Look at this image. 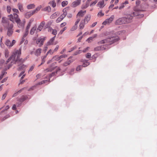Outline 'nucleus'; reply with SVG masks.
<instances>
[{
	"instance_id": "1",
	"label": "nucleus",
	"mask_w": 157,
	"mask_h": 157,
	"mask_svg": "<svg viewBox=\"0 0 157 157\" xmlns=\"http://www.w3.org/2000/svg\"><path fill=\"white\" fill-rule=\"evenodd\" d=\"M21 54V51L20 49L16 50L12 55L6 61V63L11 61V63H15L18 61L23 62L24 61L22 59H20V56Z\"/></svg>"
},
{
	"instance_id": "2",
	"label": "nucleus",
	"mask_w": 157,
	"mask_h": 157,
	"mask_svg": "<svg viewBox=\"0 0 157 157\" xmlns=\"http://www.w3.org/2000/svg\"><path fill=\"white\" fill-rule=\"evenodd\" d=\"M9 19L13 22L14 21L17 24L19 28L23 29L25 25V21L21 22L20 19L18 17V15L16 13H13V15L11 14L8 16Z\"/></svg>"
},
{
	"instance_id": "3",
	"label": "nucleus",
	"mask_w": 157,
	"mask_h": 157,
	"mask_svg": "<svg viewBox=\"0 0 157 157\" xmlns=\"http://www.w3.org/2000/svg\"><path fill=\"white\" fill-rule=\"evenodd\" d=\"M60 69L59 67H56L50 68V72H52L51 73H50V78L55 75L58 72H60Z\"/></svg>"
},
{
	"instance_id": "4",
	"label": "nucleus",
	"mask_w": 157,
	"mask_h": 157,
	"mask_svg": "<svg viewBox=\"0 0 157 157\" xmlns=\"http://www.w3.org/2000/svg\"><path fill=\"white\" fill-rule=\"evenodd\" d=\"M50 32L52 34L54 35V36L50 40V45L56 44V43H53V42L56 38V35L57 34V31L56 30L53 29L50 27Z\"/></svg>"
},
{
	"instance_id": "5",
	"label": "nucleus",
	"mask_w": 157,
	"mask_h": 157,
	"mask_svg": "<svg viewBox=\"0 0 157 157\" xmlns=\"http://www.w3.org/2000/svg\"><path fill=\"white\" fill-rule=\"evenodd\" d=\"M108 43L110 44H111L117 41L120 39L119 38L118 36H113L110 38H108Z\"/></svg>"
},
{
	"instance_id": "6",
	"label": "nucleus",
	"mask_w": 157,
	"mask_h": 157,
	"mask_svg": "<svg viewBox=\"0 0 157 157\" xmlns=\"http://www.w3.org/2000/svg\"><path fill=\"white\" fill-rule=\"evenodd\" d=\"M125 19L124 17L119 18L116 21L115 24L118 25L127 24Z\"/></svg>"
},
{
	"instance_id": "7",
	"label": "nucleus",
	"mask_w": 157,
	"mask_h": 157,
	"mask_svg": "<svg viewBox=\"0 0 157 157\" xmlns=\"http://www.w3.org/2000/svg\"><path fill=\"white\" fill-rule=\"evenodd\" d=\"M13 24H10L7 28V34L9 36H11L13 33Z\"/></svg>"
},
{
	"instance_id": "8",
	"label": "nucleus",
	"mask_w": 157,
	"mask_h": 157,
	"mask_svg": "<svg viewBox=\"0 0 157 157\" xmlns=\"http://www.w3.org/2000/svg\"><path fill=\"white\" fill-rule=\"evenodd\" d=\"M114 15H112L110 18L106 19L102 23V24L105 25L107 24H109L112 22L114 19Z\"/></svg>"
},
{
	"instance_id": "9",
	"label": "nucleus",
	"mask_w": 157,
	"mask_h": 157,
	"mask_svg": "<svg viewBox=\"0 0 157 157\" xmlns=\"http://www.w3.org/2000/svg\"><path fill=\"white\" fill-rule=\"evenodd\" d=\"M46 38V37H44L42 38H40L37 39L36 40V43L39 47H40L43 45V42Z\"/></svg>"
},
{
	"instance_id": "10",
	"label": "nucleus",
	"mask_w": 157,
	"mask_h": 157,
	"mask_svg": "<svg viewBox=\"0 0 157 157\" xmlns=\"http://www.w3.org/2000/svg\"><path fill=\"white\" fill-rule=\"evenodd\" d=\"M15 43L16 41L14 40H13L11 43L10 40L7 39L6 40L5 44L7 46L9 47H11L15 44Z\"/></svg>"
},
{
	"instance_id": "11",
	"label": "nucleus",
	"mask_w": 157,
	"mask_h": 157,
	"mask_svg": "<svg viewBox=\"0 0 157 157\" xmlns=\"http://www.w3.org/2000/svg\"><path fill=\"white\" fill-rule=\"evenodd\" d=\"M125 18V20L126 21L127 24L130 23L133 18V17L131 14H128L127 15V17H124Z\"/></svg>"
},
{
	"instance_id": "12",
	"label": "nucleus",
	"mask_w": 157,
	"mask_h": 157,
	"mask_svg": "<svg viewBox=\"0 0 157 157\" xmlns=\"http://www.w3.org/2000/svg\"><path fill=\"white\" fill-rule=\"evenodd\" d=\"M105 6V5L104 4V0L100 1L97 4V6L99 7L100 9L103 8Z\"/></svg>"
},
{
	"instance_id": "13",
	"label": "nucleus",
	"mask_w": 157,
	"mask_h": 157,
	"mask_svg": "<svg viewBox=\"0 0 157 157\" xmlns=\"http://www.w3.org/2000/svg\"><path fill=\"white\" fill-rule=\"evenodd\" d=\"M81 0H76L72 3V6L73 7H75L79 5L81 3Z\"/></svg>"
},
{
	"instance_id": "14",
	"label": "nucleus",
	"mask_w": 157,
	"mask_h": 157,
	"mask_svg": "<svg viewBox=\"0 0 157 157\" xmlns=\"http://www.w3.org/2000/svg\"><path fill=\"white\" fill-rule=\"evenodd\" d=\"M45 24V22L44 21L40 23L39 25L38 26L37 29H36V32H38L41 30L43 26H44Z\"/></svg>"
},
{
	"instance_id": "15",
	"label": "nucleus",
	"mask_w": 157,
	"mask_h": 157,
	"mask_svg": "<svg viewBox=\"0 0 157 157\" xmlns=\"http://www.w3.org/2000/svg\"><path fill=\"white\" fill-rule=\"evenodd\" d=\"M34 11L33 10L26 13L25 14V17L26 18H29L34 14Z\"/></svg>"
},
{
	"instance_id": "16",
	"label": "nucleus",
	"mask_w": 157,
	"mask_h": 157,
	"mask_svg": "<svg viewBox=\"0 0 157 157\" xmlns=\"http://www.w3.org/2000/svg\"><path fill=\"white\" fill-rule=\"evenodd\" d=\"M73 61V60L69 58L67 61L63 64V65L64 66H67L69 65Z\"/></svg>"
},
{
	"instance_id": "17",
	"label": "nucleus",
	"mask_w": 157,
	"mask_h": 157,
	"mask_svg": "<svg viewBox=\"0 0 157 157\" xmlns=\"http://www.w3.org/2000/svg\"><path fill=\"white\" fill-rule=\"evenodd\" d=\"M67 8H65L63 10V14L61 15L60 17L63 19L66 17L67 14Z\"/></svg>"
},
{
	"instance_id": "18",
	"label": "nucleus",
	"mask_w": 157,
	"mask_h": 157,
	"mask_svg": "<svg viewBox=\"0 0 157 157\" xmlns=\"http://www.w3.org/2000/svg\"><path fill=\"white\" fill-rule=\"evenodd\" d=\"M91 16L89 15H87L86 16V17H85L84 20L83 21L84 23H86V24L88 22V21L90 20V19Z\"/></svg>"
},
{
	"instance_id": "19",
	"label": "nucleus",
	"mask_w": 157,
	"mask_h": 157,
	"mask_svg": "<svg viewBox=\"0 0 157 157\" xmlns=\"http://www.w3.org/2000/svg\"><path fill=\"white\" fill-rule=\"evenodd\" d=\"M134 10L135 11L132 13V16H136L139 15V11L140 10H139L137 9L136 7H135Z\"/></svg>"
},
{
	"instance_id": "20",
	"label": "nucleus",
	"mask_w": 157,
	"mask_h": 157,
	"mask_svg": "<svg viewBox=\"0 0 157 157\" xmlns=\"http://www.w3.org/2000/svg\"><path fill=\"white\" fill-rule=\"evenodd\" d=\"M86 11H83L82 10H81L79 11L77 15V17H83L85 13H86Z\"/></svg>"
},
{
	"instance_id": "21",
	"label": "nucleus",
	"mask_w": 157,
	"mask_h": 157,
	"mask_svg": "<svg viewBox=\"0 0 157 157\" xmlns=\"http://www.w3.org/2000/svg\"><path fill=\"white\" fill-rule=\"evenodd\" d=\"M28 98V97L27 96H22L18 99V101L21 102L27 99Z\"/></svg>"
},
{
	"instance_id": "22",
	"label": "nucleus",
	"mask_w": 157,
	"mask_h": 157,
	"mask_svg": "<svg viewBox=\"0 0 157 157\" xmlns=\"http://www.w3.org/2000/svg\"><path fill=\"white\" fill-rule=\"evenodd\" d=\"M108 38L101 40L98 42V45L104 44L106 43H108Z\"/></svg>"
},
{
	"instance_id": "23",
	"label": "nucleus",
	"mask_w": 157,
	"mask_h": 157,
	"mask_svg": "<svg viewBox=\"0 0 157 157\" xmlns=\"http://www.w3.org/2000/svg\"><path fill=\"white\" fill-rule=\"evenodd\" d=\"M26 68V66L24 64H22L19 66V67L18 68V70L20 71L21 70L25 71V69Z\"/></svg>"
},
{
	"instance_id": "24",
	"label": "nucleus",
	"mask_w": 157,
	"mask_h": 157,
	"mask_svg": "<svg viewBox=\"0 0 157 157\" xmlns=\"http://www.w3.org/2000/svg\"><path fill=\"white\" fill-rule=\"evenodd\" d=\"M59 15V13L57 12H55L53 14H52L51 16V18L52 19H54L56 18Z\"/></svg>"
},
{
	"instance_id": "25",
	"label": "nucleus",
	"mask_w": 157,
	"mask_h": 157,
	"mask_svg": "<svg viewBox=\"0 0 157 157\" xmlns=\"http://www.w3.org/2000/svg\"><path fill=\"white\" fill-rule=\"evenodd\" d=\"M104 46H98L95 47L94 48V51H99L104 49Z\"/></svg>"
},
{
	"instance_id": "26",
	"label": "nucleus",
	"mask_w": 157,
	"mask_h": 157,
	"mask_svg": "<svg viewBox=\"0 0 157 157\" xmlns=\"http://www.w3.org/2000/svg\"><path fill=\"white\" fill-rule=\"evenodd\" d=\"M85 24H86L83 21H82L80 22L79 26V29H82L84 28Z\"/></svg>"
},
{
	"instance_id": "27",
	"label": "nucleus",
	"mask_w": 157,
	"mask_h": 157,
	"mask_svg": "<svg viewBox=\"0 0 157 157\" xmlns=\"http://www.w3.org/2000/svg\"><path fill=\"white\" fill-rule=\"evenodd\" d=\"M36 27L34 26L31 29L30 32V33L31 35H33L34 34L36 30Z\"/></svg>"
},
{
	"instance_id": "28",
	"label": "nucleus",
	"mask_w": 157,
	"mask_h": 157,
	"mask_svg": "<svg viewBox=\"0 0 157 157\" xmlns=\"http://www.w3.org/2000/svg\"><path fill=\"white\" fill-rule=\"evenodd\" d=\"M59 47V46L57 45L56 47V48L54 50H52L51 49L50 50V54H52L54 52H56L58 50Z\"/></svg>"
},
{
	"instance_id": "29",
	"label": "nucleus",
	"mask_w": 157,
	"mask_h": 157,
	"mask_svg": "<svg viewBox=\"0 0 157 157\" xmlns=\"http://www.w3.org/2000/svg\"><path fill=\"white\" fill-rule=\"evenodd\" d=\"M35 7V5L33 4H31L28 5L27 6V8L28 9H31L34 8Z\"/></svg>"
},
{
	"instance_id": "30",
	"label": "nucleus",
	"mask_w": 157,
	"mask_h": 157,
	"mask_svg": "<svg viewBox=\"0 0 157 157\" xmlns=\"http://www.w3.org/2000/svg\"><path fill=\"white\" fill-rule=\"evenodd\" d=\"M41 49L40 48H39L37 49L36 51L35 55L37 56H39L41 52Z\"/></svg>"
},
{
	"instance_id": "31",
	"label": "nucleus",
	"mask_w": 157,
	"mask_h": 157,
	"mask_svg": "<svg viewBox=\"0 0 157 157\" xmlns=\"http://www.w3.org/2000/svg\"><path fill=\"white\" fill-rule=\"evenodd\" d=\"M90 64V63L88 61L85 60L84 61L82 64V66L83 67H86Z\"/></svg>"
},
{
	"instance_id": "32",
	"label": "nucleus",
	"mask_w": 157,
	"mask_h": 157,
	"mask_svg": "<svg viewBox=\"0 0 157 157\" xmlns=\"http://www.w3.org/2000/svg\"><path fill=\"white\" fill-rule=\"evenodd\" d=\"M98 0H95L93 2H91L90 6V7H92L93 6H94L98 2Z\"/></svg>"
},
{
	"instance_id": "33",
	"label": "nucleus",
	"mask_w": 157,
	"mask_h": 157,
	"mask_svg": "<svg viewBox=\"0 0 157 157\" xmlns=\"http://www.w3.org/2000/svg\"><path fill=\"white\" fill-rule=\"evenodd\" d=\"M60 59L59 56H56L53 58L52 60H56V61H58Z\"/></svg>"
},
{
	"instance_id": "34",
	"label": "nucleus",
	"mask_w": 157,
	"mask_h": 157,
	"mask_svg": "<svg viewBox=\"0 0 157 157\" xmlns=\"http://www.w3.org/2000/svg\"><path fill=\"white\" fill-rule=\"evenodd\" d=\"M104 15V13H102V10H101L97 14V16L98 17H102Z\"/></svg>"
},
{
	"instance_id": "35",
	"label": "nucleus",
	"mask_w": 157,
	"mask_h": 157,
	"mask_svg": "<svg viewBox=\"0 0 157 157\" xmlns=\"http://www.w3.org/2000/svg\"><path fill=\"white\" fill-rule=\"evenodd\" d=\"M41 7V6H39L37 7L35 10H33V11H34V13H36L38 11L40 10Z\"/></svg>"
},
{
	"instance_id": "36",
	"label": "nucleus",
	"mask_w": 157,
	"mask_h": 157,
	"mask_svg": "<svg viewBox=\"0 0 157 157\" xmlns=\"http://www.w3.org/2000/svg\"><path fill=\"white\" fill-rule=\"evenodd\" d=\"M119 2V0H112L110 3V4H113L114 3V5H117Z\"/></svg>"
},
{
	"instance_id": "37",
	"label": "nucleus",
	"mask_w": 157,
	"mask_h": 157,
	"mask_svg": "<svg viewBox=\"0 0 157 157\" xmlns=\"http://www.w3.org/2000/svg\"><path fill=\"white\" fill-rule=\"evenodd\" d=\"M89 6V3H87V1L86 2V5H82V9H85L87 8Z\"/></svg>"
},
{
	"instance_id": "38",
	"label": "nucleus",
	"mask_w": 157,
	"mask_h": 157,
	"mask_svg": "<svg viewBox=\"0 0 157 157\" xmlns=\"http://www.w3.org/2000/svg\"><path fill=\"white\" fill-rule=\"evenodd\" d=\"M68 4V2L67 1H63L62 2V6L63 7L65 6Z\"/></svg>"
},
{
	"instance_id": "39",
	"label": "nucleus",
	"mask_w": 157,
	"mask_h": 157,
	"mask_svg": "<svg viewBox=\"0 0 157 157\" xmlns=\"http://www.w3.org/2000/svg\"><path fill=\"white\" fill-rule=\"evenodd\" d=\"M8 20L6 19V17H3L2 18V23H8Z\"/></svg>"
},
{
	"instance_id": "40",
	"label": "nucleus",
	"mask_w": 157,
	"mask_h": 157,
	"mask_svg": "<svg viewBox=\"0 0 157 157\" xmlns=\"http://www.w3.org/2000/svg\"><path fill=\"white\" fill-rule=\"evenodd\" d=\"M5 61L3 59H1L0 60V66H2V65H5L6 64L5 63H4Z\"/></svg>"
},
{
	"instance_id": "41",
	"label": "nucleus",
	"mask_w": 157,
	"mask_h": 157,
	"mask_svg": "<svg viewBox=\"0 0 157 157\" xmlns=\"http://www.w3.org/2000/svg\"><path fill=\"white\" fill-rule=\"evenodd\" d=\"M51 5L53 8H54L56 6V3L55 2V1L53 0L51 2Z\"/></svg>"
},
{
	"instance_id": "42",
	"label": "nucleus",
	"mask_w": 157,
	"mask_h": 157,
	"mask_svg": "<svg viewBox=\"0 0 157 157\" xmlns=\"http://www.w3.org/2000/svg\"><path fill=\"white\" fill-rule=\"evenodd\" d=\"M77 28V25H74L71 29V31H73L75 30Z\"/></svg>"
},
{
	"instance_id": "43",
	"label": "nucleus",
	"mask_w": 157,
	"mask_h": 157,
	"mask_svg": "<svg viewBox=\"0 0 157 157\" xmlns=\"http://www.w3.org/2000/svg\"><path fill=\"white\" fill-rule=\"evenodd\" d=\"M63 19L60 16L56 20V22L57 23H58L61 21Z\"/></svg>"
},
{
	"instance_id": "44",
	"label": "nucleus",
	"mask_w": 157,
	"mask_h": 157,
	"mask_svg": "<svg viewBox=\"0 0 157 157\" xmlns=\"http://www.w3.org/2000/svg\"><path fill=\"white\" fill-rule=\"evenodd\" d=\"M11 7L10 6H7L6 7V10L7 12L10 13L11 11Z\"/></svg>"
},
{
	"instance_id": "45",
	"label": "nucleus",
	"mask_w": 157,
	"mask_h": 157,
	"mask_svg": "<svg viewBox=\"0 0 157 157\" xmlns=\"http://www.w3.org/2000/svg\"><path fill=\"white\" fill-rule=\"evenodd\" d=\"M48 81L47 80H45L42 81L40 82H39L38 84L39 85H41V84H43L45 83H47V82H48Z\"/></svg>"
},
{
	"instance_id": "46",
	"label": "nucleus",
	"mask_w": 157,
	"mask_h": 157,
	"mask_svg": "<svg viewBox=\"0 0 157 157\" xmlns=\"http://www.w3.org/2000/svg\"><path fill=\"white\" fill-rule=\"evenodd\" d=\"M31 22H29V24L27 25L26 27L25 30L29 31V30L31 26Z\"/></svg>"
},
{
	"instance_id": "47",
	"label": "nucleus",
	"mask_w": 157,
	"mask_h": 157,
	"mask_svg": "<svg viewBox=\"0 0 157 157\" xmlns=\"http://www.w3.org/2000/svg\"><path fill=\"white\" fill-rule=\"evenodd\" d=\"M67 29V27H65L63 28L61 30L59 33V34H61L63 33V32L65 30Z\"/></svg>"
},
{
	"instance_id": "48",
	"label": "nucleus",
	"mask_w": 157,
	"mask_h": 157,
	"mask_svg": "<svg viewBox=\"0 0 157 157\" xmlns=\"http://www.w3.org/2000/svg\"><path fill=\"white\" fill-rule=\"evenodd\" d=\"M7 94V92H6L5 93H4L3 95L2 96V100H4L5 98H6V96Z\"/></svg>"
},
{
	"instance_id": "49",
	"label": "nucleus",
	"mask_w": 157,
	"mask_h": 157,
	"mask_svg": "<svg viewBox=\"0 0 157 157\" xmlns=\"http://www.w3.org/2000/svg\"><path fill=\"white\" fill-rule=\"evenodd\" d=\"M46 56H45L44 58L42 59V63H41L40 64L39 66H38V67H39L40 66V65H42L43 64L44 62H45V60H44V59L45 58H46Z\"/></svg>"
},
{
	"instance_id": "50",
	"label": "nucleus",
	"mask_w": 157,
	"mask_h": 157,
	"mask_svg": "<svg viewBox=\"0 0 157 157\" xmlns=\"http://www.w3.org/2000/svg\"><path fill=\"white\" fill-rule=\"evenodd\" d=\"M18 8L19 10L21 11H22L23 10V7L20 4H18Z\"/></svg>"
},
{
	"instance_id": "51",
	"label": "nucleus",
	"mask_w": 157,
	"mask_h": 157,
	"mask_svg": "<svg viewBox=\"0 0 157 157\" xmlns=\"http://www.w3.org/2000/svg\"><path fill=\"white\" fill-rule=\"evenodd\" d=\"M29 31L25 30V32L23 36V37H25L28 34Z\"/></svg>"
},
{
	"instance_id": "52",
	"label": "nucleus",
	"mask_w": 157,
	"mask_h": 157,
	"mask_svg": "<svg viewBox=\"0 0 157 157\" xmlns=\"http://www.w3.org/2000/svg\"><path fill=\"white\" fill-rule=\"evenodd\" d=\"M82 67V66L80 65L78 66L76 68V70L78 71H79L81 69Z\"/></svg>"
},
{
	"instance_id": "53",
	"label": "nucleus",
	"mask_w": 157,
	"mask_h": 157,
	"mask_svg": "<svg viewBox=\"0 0 157 157\" xmlns=\"http://www.w3.org/2000/svg\"><path fill=\"white\" fill-rule=\"evenodd\" d=\"M80 20V18L78 17L77 19V21H76L75 22V25H77L79 23V22Z\"/></svg>"
},
{
	"instance_id": "54",
	"label": "nucleus",
	"mask_w": 157,
	"mask_h": 157,
	"mask_svg": "<svg viewBox=\"0 0 157 157\" xmlns=\"http://www.w3.org/2000/svg\"><path fill=\"white\" fill-rule=\"evenodd\" d=\"M93 39L92 37H89L86 40L89 43H90L91 42V41L93 40Z\"/></svg>"
},
{
	"instance_id": "55",
	"label": "nucleus",
	"mask_w": 157,
	"mask_h": 157,
	"mask_svg": "<svg viewBox=\"0 0 157 157\" xmlns=\"http://www.w3.org/2000/svg\"><path fill=\"white\" fill-rule=\"evenodd\" d=\"M59 56L60 59L63 58H65V57H67V55L66 54H63V55H61Z\"/></svg>"
},
{
	"instance_id": "56",
	"label": "nucleus",
	"mask_w": 157,
	"mask_h": 157,
	"mask_svg": "<svg viewBox=\"0 0 157 157\" xmlns=\"http://www.w3.org/2000/svg\"><path fill=\"white\" fill-rule=\"evenodd\" d=\"M10 117V116L8 115H6V116H5V117H4L2 119V121H4L7 118L9 117Z\"/></svg>"
},
{
	"instance_id": "57",
	"label": "nucleus",
	"mask_w": 157,
	"mask_h": 157,
	"mask_svg": "<svg viewBox=\"0 0 157 157\" xmlns=\"http://www.w3.org/2000/svg\"><path fill=\"white\" fill-rule=\"evenodd\" d=\"M9 55V52L7 50H6L5 52V56L6 57H8Z\"/></svg>"
},
{
	"instance_id": "58",
	"label": "nucleus",
	"mask_w": 157,
	"mask_h": 157,
	"mask_svg": "<svg viewBox=\"0 0 157 157\" xmlns=\"http://www.w3.org/2000/svg\"><path fill=\"white\" fill-rule=\"evenodd\" d=\"M77 48L76 46H75L72 47L71 49L69 51V52H70L74 50L75 49H76Z\"/></svg>"
},
{
	"instance_id": "59",
	"label": "nucleus",
	"mask_w": 157,
	"mask_h": 157,
	"mask_svg": "<svg viewBox=\"0 0 157 157\" xmlns=\"http://www.w3.org/2000/svg\"><path fill=\"white\" fill-rule=\"evenodd\" d=\"M140 3V0H136V6H139Z\"/></svg>"
},
{
	"instance_id": "60",
	"label": "nucleus",
	"mask_w": 157,
	"mask_h": 157,
	"mask_svg": "<svg viewBox=\"0 0 157 157\" xmlns=\"http://www.w3.org/2000/svg\"><path fill=\"white\" fill-rule=\"evenodd\" d=\"M66 24H67V23L65 22L63 23L60 24V27H63L65 26L66 25Z\"/></svg>"
},
{
	"instance_id": "61",
	"label": "nucleus",
	"mask_w": 157,
	"mask_h": 157,
	"mask_svg": "<svg viewBox=\"0 0 157 157\" xmlns=\"http://www.w3.org/2000/svg\"><path fill=\"white\" fill-rule=\"evenodd\" d=\"M91 56V54L90 53H88L86 54V57L87 58H89Z\"/></svg>"
},
{
	"instance_id": "62",
	"label": "nucleus",
	"mask_w": 157,
	"mask_h": 157,
	"mask_svg": "<svg viewBox=\"0 0 157 157\" xmlns=\"http://www.w3.org/2000/svg\"><path fill=\"white\" fill-rule=\"evenodd\" d=\"M90 48V47H87V48H85V49H84V50H83V52H86V51H87Z\"/></svg>"
},
{
	"instance_id": "63",
	"label": "nucleus",
	"mask_w": 157,
	"mask_h": 157,
	"mask_svg": "<svg viewBox=\"0 0 157 157\" xmlns=\"http://www.w3.org/2000/svg\"><path fill=\"white\" fill-rule=\"evenodd\" d=\"M124 3H123L122 4H121V6L119 7V9L120 10L123 8L124 7Z\"/></svg>"
},
{
	"instance_id": "64",
	"label": "nucleus",
	"mask_w": 157,
	"mask_h": 157,
	"mask_svg": "<svg viewBox=\"0 0 157 157\" xmlns=\"http://www.w3.org/2000/svg\"><path fill=\"white\" fill-rule=\"evenodd\" d=\"M34 65H32L30 68L29 70V72L31 71H32L33 70V69L34 68Z\"/></svg>"
}]
</instances>
